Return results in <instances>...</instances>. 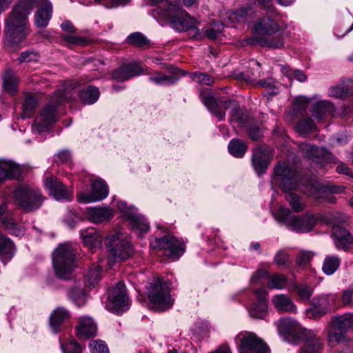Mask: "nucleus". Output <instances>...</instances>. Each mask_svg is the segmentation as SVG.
I'll return each instance as SVG.
<instances>
[{"instance_id": "obj_5", "label": "nucleus", "mask_w": 353, "mask_h": 353, "mask_svg": "<svg viewBox=\"0 0 353 353\" xmlns=\"http://www.w3.org/2000/svg\"><path fill=\"white\" fill-rule=\"evenodd\" d=\"M52 264L55 275L68 279L76 267L75 252L68 244H60L52 253Z\"/></svg>"}, {"instance_id": "obj_2", "label": "nucleus", "mask_w": 353, "mask_h": 353, "mask_svg": "<svg viewBox=\"0 0 353 353\" xmlns=\"http://www.w3.org/2000/svg\"><path fill=\"white\" fill-rule=\"evenodd\" d=\"M160 18L169 22L170 26L178 32L191 30V37L201 39L203 35L197 28V21L183 10L179 3H166L157 9Z\"/></svg>"}, {"instance_id": "obj_41", "label": "nucleus", "mask_w": 353, "mask_h": 353, "mask_svg": "<svg viewBox=\"0 0 353 353\" xmlns=\"http://www.w3.org/2000/svg\"><path fill=\"white\" fill-rule=\"evenodd\" d=\"M37 104V99L32 94L26 95L23 105V111L21 114L22 119L30 118L34 113Z\"/></svg>"}, {"instance_id": "obj_26", "label": "nucleus", "mask_w": 353, "mask_h": 353, "mask_svg": "<svg viewBox=\"0 0 353 353\" xmlns=\"http://www.w3.org/2000/svg\"><path fill=\"white\" fill-rule=\"evenodd\" d=\"M53 6L49 0H46L43 6L34 14V24L37 28H46L52 18Z\"/></svg>"}, {"instance_id": "obj_43", "label": "nucleus", "mask_w": 353, "mask_h": 353, "mask_svg": "<svg viewBox=\"0 0 353 353\" xmlns=\"http://www.w3.org/2000/svg\"><path fill=\"white\" fill-rule=\"evenodd\" d=\"M127 43L138 47L145 48L150 45V40L141 32H134L130 34L126 39Z\"/></svg>"}, {"instance_id": "obj_31", "label": "nucleus", "mask_w": 353, "mask_h": 353, "mask_svg": "<svg viewBox=\"0 0 353 353\" xmlns=\"http://www.w3.org/2000/svg\"><path fill=\"white\" fill-rule=\"evenodd\" d=\"M70 317L69 312L64 307H58L50 316V326L54 333H57L61 325Z\"/></svg>"}, {"instance_id": "obj_17", "label": "nucleus", "mask_w": 353, "mask_h": 353, "mask_svg": "<svg viewBox=\"0 0 353 353\" xmlns=\"http://www.w3.org/2000/svg\"><path fill=\"white\" fill-rule=\"evenodd\" d=\"M108 194V186L101 179H97L92 184L90 193H80L78 194V201L83 203H89L102 201Z\"/></svg>"}, {"instance_id": "obj_42", "label": "nucleus", "mask_w": 353, "mask_h": 353, "mask_svg": "<svg viewBox=\"0 0 353 353\" xmlns=\"http://www.w3.org/2000/svg\"><path fill=\"white\" fill-rule=\"evenodd\" d=\"M296 131L301 136H305L306 134L315 131L316 129V125L310 117H305L299 121L296 125Z\"/></svg>"}, {"instance_id": "obj_29", "label": "nucleus", "mask_w": 353, "mask_h": 353, "mask_svg": "<svg viewBox=\"0 0 353 353\" xmlns=\"http://www.w3.org/2000/svg\"><path fill=\"white\" fill-rule=\"evenodd\" d=\"M2 80L4 92L11 95H14L17 92L19 79L14 70L10 68L6 69L2 73Z\"/></svg>"}, {"instance_id": "obj_59", "label": "nucleus", "mask_w": 353, "mask_h": 353, "mask_svg": "<svg viewBox=\"0 0 353 353\" xmlns=\"http://www.w3.org/2000/svg\"><path fill=\"white\" fill-rule=\"evenodd\" d=\"M329 96L336 99H344L347 96L343 91V88L339 83L338 85L333 86L329 89Z\"/></svg>"}, {"instance_id": "obj_50", "label": "nucleus", "mask_w": 353, "mask_h": 353, "mask_svg": "<svg viewBox=\"0 0 353 353\" xmlns=\"http://www.w3.org/2000/svg\"><path fill=\"white\" fill-rule=\"evenodd\" d=\"M63 353H82L83 347L74 340L68 341L61 344Z\"/></svg>"}, {"instance_id": "obj_48", "label": "nucleus", "mask_w": 353, "mask_h": 353, "mask_svg": "<svg viewBox=\"0 0 353 353\" xmlns=\"http://www.w3.org/2000/svg\"><path fill=\"white\" fill-rule=\"evenodd\" d=\"M62 41H64L67 46H84L87 43V39L82 37L72 35L71 34H63L61 36Z\"/></svg>"}, {"instance_id": "obj_34", "label": "nucleus", "mask_w": 353, "mask_h": 353, "mask_svg": "<svg viewBox=\"0 0 353 353\" xmlns=\"http://www.w3.org/2000/svg\"><path fill=\"white\" fill-rule=\"evenodd\" d=\"M128 214V220L130 221L133 230L141 233L148 232L150 226L147 220L143 216L137 213L136 211Z\"/></svg>"}, {"instance_id": "obj_27", "label": "nucleus", "mask_w": 353, "mask_h": 353, "mask_svg": "<svg viewBox=\"0 0 353 353\" xmlns=\"http://www.w3.org/2000/svg\"><path fill=\"white\" fill-rule=\"evenodd\" d=\"M335 108L329 101L321 100L312 104L311 112L316 120H322L327 116H334Z\"/></svg>"}, {"instance_id": "obj_60", "label": "nucleus", "mask_w": 353, "mask_h": 353, "mask_svg": "<svg viewBox=\"0 0 353 353\" xmlns=\"http://www.w3.org/2000/svg\"><path fill=\"white\" fill-rule=\"evenodd\" d=\"M274 261L279 266H285L288 261V254L287 252L280 250L274 256Z\"/></svg>"}, {"instance_id": "obj_1", "label": "nucleus", "mask_w": 353, "mask_h": 353, "mask_svg": "<svg viewBox=\"0 0 353 353\" xmlns=\"http://www.w3.org/2000/svg\"><path fill=\"white\" fill-rule=\"evenodd\" d=\"M23 3V1L14 6L6 20V47L19 45L28 34V15L30 12L29 8Z\"/></svg>"}, {"instance_id": "obj_23", "label": "nucleus", "mask_w": 353, "mask_h": 353, "mask_svg": "<svg viewBox=\"0 0 353 353\" xmlns=\"http://www.w3.org/2000/svg\"><path fill=\"white\" fill-rule=\"evenodd\" d=\"M114 216V211L108 206H98L88 209V219L94 223L109 221Z\"/></svg>"}, {"instance_id": "obj_57", "label": "nucleus", "mask_w": 353, "mask_h": 353, "mask_svg": "<svg viewBox=\"0 0 353 353\" xmlns=\"http://www.w3.org/2000/svg\"><path fill=\"white\" fill-rule=\"evenodd\" d=\"M314 255L310 251H300L296 256V263L299 266H305L310 262Z\"/></svg>"}, {"instance_id": "obj_47", "label": "nucleus", "mask_w": 353, "mask_h": 353, "mask_svg": "<svg viewBox=\"0 0 353 353\" xmlns=\"http://www.w3.org/2000/svg\"><path fill=\"white\" fill-rule=\"evenodd\" d=\"M331 329L328 332L327 339L330 345H334L335 343L341 342L345 340V332L338 330L335 325H332L331 323Z\"/></svg>"}, {"instance_id": "obj_36", "label": "nucleus", "mask_w": 353, "mask_h": 353, "mask_svg": "<svg viewBox=\"0 0 353 353\" xmlns=\"http://www.w3.org/2000/svg\"><path fill=\"white\" fill-rule=\"evenodd\" d=\"M228 147L229 152L236 158L243 157L248 148L245 141L239 139L231 140Z\"/></svg>"}, {"instance_id": "obj_46", "label": "nucleus", "mask_w": 353, "mask_h": 353, "mask_svg": "<svg viewBox=\"0 0 353 353\" xmlns=\"http://www.w3.org/2000/svg\"><path fill=\"white\" fill-rule=\"evenodd\" d=\"M287 285V278L283 274L275 273L272 274L268 281V288L270 289L282 290Z\"/></svg>"}, {"instance_id": "obj_16", "label": "nucleus", "mask_w": 353, "mask_h": 353, "mask_svg": "<svg viewBox=\"0 0 353 353\" xmlns=\"http://www.w3.org/2000/svg\"><path fill=\"white\" fill-rule=\"evenodd\" d=\"M272 158V149L270 147L257 146L253 149L252 163L258 175L265 173Z\"/></svg>"}, {"instance_id": "obj_40", "label": "nucleus", "mask_w": 353, "mask_h": 353, "mask_svg": "<svg viewBox=\"0 0 353 353\" xmlns=\"http://www.w3.org/2000/svg\"><path fill=\"white\" fill-rule=\"evenodd\" d=\"M2 224L5 229L12 235L21 236L24 234L23 228L18 225L11 216H5L2 219Z\"/></svg>"}, {"instance_id": "obj_6", "label": "nucleus", "mask_w": 353, "mask_h": 353, "mask_svg": "<svg viewBox=\"0 0 353 353\" xmlns=\"http://www.w3.org/2000/svg\"><path fill=\"white\" fill-rule=\"evenodd\" d=\"M274 215L278 222L284 223L297 232H308L314 228L316 223V219L313 214L296 216L284 207H280Z\"/></svg>"}, {"instance_id": "obj_63", "label": "nucleus", "mask_w": 353, "mask_h": 353, "mask_svg": "<svg viewBox=\"0 0 353 353\" xmlns=\"http://www.w3.org/2000/svg\"><path fill=\"white\" fill-rule=\"evenodd\" d=\"M342 301L345 306L353 307V290L347 289L343 292Z\"/></svg>"}, {"instance_id": "obj_24", "label": "nucleus", "mask_w": 353, "mask_h": 353, "mask_svg": "<svg viewBox=\"0 0 353 353\" xmlns=\"http://www.w3.org/2000/svg\"><path fill=\"white\" fill-rule=\"evenodd\" d=\"M76 330L77 335L79 339H87L96 335L97 328L92 319L83 316L80 318Z\"/></svg>"}, {"instance_id": "obj_56", "label": "nucleus", "mask_w": 353, "mask_h": 353, "mask_svg": "<svg viewBox=\"0 0 353 353\" xmlns=\"http://www.w3.org/2000/svg\"><path fill=\"white\" fill-rule=\"evenodd\" d=\"M192 77L194 81L208 85H212L214 82V79L212 77L202 72H194Z\"/></svg>"}, {"instance_id": "obj_10", "label": "nucleus", "mask_w": 353, "mask_h": 353, "mask_svg": "<svg viewBox=\"0 0 353 353\" xmlns=\"http://www.w3.org/2000/svg\"><path fill=\"white\" fill-rule=\"evenodd\" d=\"M273 180L285 192L296 190L299 185L297 172L284 162H280L274 167Z\"/></svg>"}, {"instance_id": "obj_35", "label": "nucleus", "mask_w": 353, "mask_h": 353, "mask_svg": "<svg viewBox=\"0 0 353 353\" xmlns=\"http://www.w3.org/2000/svg\"><path fill=\"white\" fill-rule=\"evenodd\" d=\"M100 265H93L89 270L85 277V281L87 285L94 288L100 281L103 266L104 265L102 259L99 260Z\"/></svg>"}, {"instance_id": "obj_4", "label": "nucleus", "mask_w": 353, "mask_h": 353, "mask_svg": "<svg viewBox=\"0 0 353 353\" xmlns=\"http://www.w3.org/2000/svg\"><path fill=\"white\" fill-rule=\"evenodd\" d=\"M202 100L208 110L220 121L224 120L225 117V112L221 110V104L224 106L225 109L230 108V122H236L239 126L244 127L250 119L247 110L241 109L239 103L235 100L219 101L218 102L210 94L204 95Z\"/></svg>"}, {"instance_id": "obj_8", "label": "nucleus", "mask_w": 353, "mask_h": 353, "mask_svg": "<svg viewBox=\"0 0 353 353\" xmlns=\"http://www.w3.org/2000/svg\"><path fill=\"white\" fill-rule=\"evenodd\" d=\"M15 202L24 210L32 212L40 208L43 197L39 190L28 185L18 186L13 193Z\"/></svg>"}, {"instance_id": "obj_7", "label": "nucleus", "mask_w": 353, "mask_h": 353, "mask_svg": "<svg viewBox=\"0 0 353 353\" xmlns=\"http://www.w3.org/2000/svg\"><path fill=\"white\" fill-rule=\"evenodd\" d=\"M105 245L110 255L115 261H124L133 254V248L128 238L121 233L108 236Z\"/></svg>"}, {"instance_id": "obj_38", "label": "nucleus", "mask_w": 353, "mask_h": 353, "mask_svg": "<svg viewBox=\"0 0 353 353\" xmlns=\"http://www.w3.org/2000/svg\"><path fill=\"white\" fill-rule=\"evenodd\" d=\"M341 259L333 255L327 256L323 263L322 270L328 276L332 275L339 268Z\"/></svg>"}, {"instance_id": "obj_19", "label": "nucleus", "mask_w": 353, "mask_h": 353, "mask_svg": "<svg viewBox=\"0 0 353 353\" xmlns=\"http://www.w3.org/2000/svg\"><path fill=\"white\" fill-rule=\"evenodd\" d=\"M44 186L57 201H70L72 198L71 192L56 176H46Z\"/></svg>"}, {"instance_id": "obj_20", "label": "nucleus", "mask_w": 353, "mask_h": 353, "mask_svg": "<svg viewBox=\"0 0 353 353\" xmlns=\"http://www.w3.org/2000/svg\"><path fill=\"white\" fill-rule=\"evenodd\" d=\"M22 172L21 167L15 162L0 159V183L8 179H18Z\"/></svg>"}, {"instance_id": "obj_39", "label": "nucleus", "mask_w": 353, "mask_h": 353, "mask_svg": "<svg viewBox=\"0 0 353 353\" xmlns=\"http://www.w3.org/2000/svg\"><path fill=\"white\" fill-rule=\"evenodd\" d=\"M68 296L78 307L85 305L86 302L87 295L79 285L71 288L68 291Z\"/></svg>"}, {"instance_id": "obj_61", "label": "nucleus", "mask_w": 353, "mask_h": 353, "mask_svg": "<svg viewBox=\"0 0 353 353\" xmlns=\"http://www.w3.org/2000/svg\"><path fill=\"white\" fill-rule=\"evenodd\" d=\"M247 132L249 137L254 141L259 140L262 136L261 130L257 125H252L248 127Z\"/></svg>"}, {"instance_id": "obj_3", "label": "nucleus", "mask_w": 353, "mask_h": 353, "mask_svg": "<svg viewBox=\"0 0 353 353\" xmlns=\"http://www.w3.org/2000/svg\"><path fill=\"white\" fill-rule=\"evenodd\" d=\"M268 14L259 17L253 26L252 30L255 36L251 40V43H256L261 47L270 48H281L283 41L280 37L267 38L262 35H272L279 32L281 27L278 23L279 13L275 8V12L266 11Z\"/></svg>"}, {"instance_id": "obj_53", "label": "nucleus", "mask_w": 353, "mask_h": 353, "mask_svg": "<svg viewBox=\"0 0 353 353\" xmlns=\"http://www.w3.org/2000/svg\"><path fill=\"white\" fill-rule=\"evenodd\" d=\"M296 321L292 319L283 318L279 321L278 329L283 333L290 334L292 332V328L296 327Z\"/></svg>"}, {"instance_id": "obj_11", "label": "nucleus", "mask_w": 353, "mask_h": 353, "mask_svg": "<svg viewBox=\"0 0 353 353\" xmlns=\"http://www.w3.org/2000/svg\"><path fill=\"white\" fill-rule=\"evenodd\" d=\"M234 340L240 353H268L269 350L264 341L253 332H242Z\"/></svg>"}, {"instance_id": "obj_15", "label": "nucleus", "mask_w": 353, "mask_h": 353, "mask_svg": "<svg viewBox=\"0 0 353 353\" xmlns=\"http://www.w3.org/2000/svg\"><path fill=\"white\" fill-rule=\"evenodd\" d=\"M56 107L52 104L46 105L36 118L32 130L38 134L46 133L49 131L50 126L56 121Z\"/></svg>"}, {"instance_id": "obj_55", "label": "nucleus", "mask_w": 353, "mask_h": 353, "mask_svg": "<svg viewBox=\"0 0 353 353\" xmlns=\"http://www.w3.org/2000/svg\"><path fill=\"white\" fill-rule=\"evenodd\" d=\"M89 347L91 350V353H109L108 346L101 340L92 341L89 344Z\"/></svg>"}, {"instance_id": "obj_44", "label": "nucleus", "mask_w": 353, "mask_h": 353, "mask_svg": "<svg viewBox=\"0 0 353 353\" xmlns=\"http://www.w3.org/2000/svg\"><path fill=\"white\" fill-rule=\"evenodd\" d=\"M285 199L295 212H301L305 208V203L303 199L294 193H288L285 195Z\"/></svg>"}, {"instance_id": "obj_22", "label": "nucleus", "mask_w": 353, "mask_h": 353, "mask_svg": "<svg viewBox=\"0 0 353 353\" xmlns=\"http://www.w3.org/2000/svg\"><path fill=\"white\" fill-rule=\"evenodd\" d=\"M332 238L338 250H345L352 242V237L348 230L339 225L332 228Z\"/></svg>"}, {"instance_id": "obj_51", "label": "nucleus", "mask_w": 353, "mask_h": 353, "mask_svg": "<svg viewBox=\"0 0 353 353\" xmlns=\"http://www.w3.org/2000/svg\"><path fill=\"white\" fill-rule=\"evenodd\" d=\"M296 290L299 299L303 301L309 300L313 294L312 286L305 283L296 285Z\"/></svg>"}, {"instance_id": "obj_37", "label": "nucleus", "mask_w": 353, "mask_h": 353, "mask_svg": "<svg viewBox=\"0 0 353 353\" xmlns=\"http://www.w3.org/2000/svg\"><path fill=\"white\" fill-rule=\"evenodd\" d=\"M99 94V89L92 85H89L86 88L81 90L79 94L83 102L88 104L95 103L98 100Z\"/></svg>"}, {"instance_id": "obj_25", "label": "nucleus", "mask_w": 353, "mask_h": 353, "mask_svg": "<svg viewBox=\"0 0 353 353\" xmlns=\"http://www.w3.org/2000/svg\"><path fill=\"white\" fill-rule=\"evenodd\" d=\"M272 302L279 313L289 312L295 314L297 308L291 298L284 294H279L272 297Z\"/></svg>"}, {"instance_id": "obj_45", "label": "nucleus", "mask_w": 353, "mask_h": 353, "mask_svg": "<svg viewBox=\"0 0 353 353\" xmlns=\"http://www.w3.org/2000/svg\"><path fill=\"white\" fill-rule=\"evenodd\" d=\"M149 81L159 85H168L175 83L177 78L174 76H168L161 72H156L154 76L149 77Z\"/></svg>"}, {"instance_id": "obj_49", "label": "nucleus", "mask_w": 353, "mask_h": 353, "mask_svg": "<svg viewBox=\"0 0 353 353\" xmlns=\"http://www.w3.org/2000/svg\"><path fill=\"white\" fill-rule=\"evenodd\" d=\"M125 74V81L130 79L135 76L140 75L143 70L141 66L137 63H131L123 65Z\"/></svg>"}, {"instance_id": "obj_30", "label": "nucleus", "mask_w": 353, "mask_h": 353, "mask_svg": "<svg viewBox=\"0 0 353 353\" xmlns=\"http://www.w3.org/2000/svg\"><path fill=\"white\" fill-rule=\"evenodd\" d=\"M81 236L84 244L91 250L101 246L103 237L99 232L94 228L82 230Z\"/></svg>"}, {"instance_id": "obj_13", "label": "nucleus", "mask_w": 353, "mask_h": 353, "mask_svg": "<svg viewBox=\"0 0 353 353\" xmlns=\"http://www.w3.org/2000/svg\"><path fill=\"white\" fill-rule=\"evenodd\" d=\"M299 149L305 157L320 168L334 162V157L324 148L303 143L299 145Z\"/></svg>"}, {"instance_id": "obj_32", "label": "nucleus", "mask_w": 353, "mask_h": 353, "mask_svg": "<svg viewBox=\"0 0 353 353\" xmlns=\"http://www.w3.org/2000/svg\"><path fill=\"white\" fill-rule=\"evenodd\" d=\"M15 252L13 242L3 234H0V260L6 263L10 260Z\"/></svg>"}, {"instance_id": "obj_9", "label": "nucleus", "mask_w": 353, "mask_h": 353, "mask_svg": "<svg viewBox=\"0 0 353 353\" xmlns=\"http://www.w3.org/2000/svg\"><path fill=\"white\" fill-rule=\"evenodd\" d=\"M148 298L159 311L168 310L173 304L169 289L161 279L157 280L151 285L148 290Z\"/></svg>"}, {"instance_id": "obj_58", "label": "nucleus", "mask_w": 353, "mask_h": 353, "mask_svg": "<svg viewBox=\"0 0 353 353\" xmlns=\"http://www.w3.org/2000/svg\"><path fill=\"white\" fill-rule=\"evenodd\" d=\"M132 0H101V3H104V6L108 9L116 8L119 6H125Z\"/></svg>"}, {"instance_id": "obj_62", "label": "nucleus", "mask_w": 353, "mask_h": 353, "mask_svg": "<svg viewBox=\"0 0 353 353\" xmlns=\"http://www.w3.org/2000/svg\"><path fill=\"white\" fill-rule=\"evenodd\" d=\"M308 101L304 97H299L294 101V109L296 112L303 111L307 108Z\"/></svg>"}, {"instance_id": "obj_18", "label": "nucleus", "mask_w": 353, "mask_h": 353, "mask_svg": "<svg viewBox=\"0 0 353 353\" xmlns=\"http://www.w3.org/2000/svg\"><path fill=\"white\" fill-rule=\"evenodd\" d=\"M110 301L112 304L113 310L119 314L128 310L130 306V301L126 294L125 285L119 282L113 288L109 296Z\"/></svg>"}, {"instance_id": "obj_52", "label": "nucleus", "mask_w": 353, "mask_h": 353, "mask_svg": "<svg viewBox=\"0 0 353 353\" xmlns=\"http://www.w3.org/2000/svg\"><path fill=\"white\" fill-rule=\"evenodd\" d=\"M39 54L33 50H29L24 52H22L17 59L19 63H30V62H37L39 61Z\"/></svg>"}, {"instance_id": "obj_54", "label": "nucleus", "mask_w": 353, "mask_h": 353, "mask_svg": "<svg viewBox=\"0 0 353 353\" xmlns=\"http://www.w3.org/2000/svg\"><path fill=\"white\" fill-rule=\"evenodd\" d=\"M269 276V272L267 269L263 268L262 267V265H260V267L259 269L254 272L251 278H250V283L252 284H260L261 280L263 279L268 278Z\"/></svg>"}, {"instance_id": "obj_64", "label": "nucleus", "mask_w": 353, "mask_h": 353, "mask_svg": "<svg viewBox=\"0 0 353 353\" xmlns=\"http://www.w3.org/2000/svg\"><path fill=\"white\" fill-rule=\"evenodd\" d=\"M339 84L343 88L347 97L353 94V81L352 79H342Z\"/></svg>"}, {"instance_id": "obj_12", "label": "nucleus", "mask_w": 353, "mask_h": 353, "mask_svg": "<svg viewBox=\"0 0 353 353\" xmlns=\"http://www.w3.org/2000/svg\"><path fill=\"white\" fill-rule=\"evenodd\" d=\"M154 249H159L163 252L164 255L173 259H178L185 252L184 243L179 241L172 235L168 234L161 238H156L151 242Z\"/></svg>"}, {"instance_id": "obj_33", "label": "nucleus", "mask_w": 353, "mask_h": 353, "mask_svg": "<svg viewBox=\"0 0 353 353\" xmlns=\"http://www.w3.org/2000/svg\"><path fill=\"white\" fill-rule=\"evenodd\" d=\"M330 323L335 325L338 330L345 332L353 331V313L332 316Z\"/></svg>"}, {"instance_id": "obj_14", "label": "nucleus", "mask_w": 353, "mask_h": 353, "mask_svg": "<svg viewBox=\"0 0 353 353\" xmlns=\"http://www.w3.org/2000/svg\"><path fill=\"white\" fill-rule=\"evenodd\" d=\"M299 338L302 341L299 353H321L323 343L314 331L300 328Z\"/></svg>"}, {"instance_id": "obj_28", "label": "nucleus", "mask_w": 353, "mask_h": 353, "mask_svg": "<svg viewBox=\"0 0 353 353\" xmlns=\"http://www.w3.org/2000/svg\"><path fill=\"white\" fill-rule=\"evenodd\" d=\"M329 301L325 296L314 298L311 301V308L307 310L310 318H319L325 315L329 310Z\"/></svg>"}, {"instance_id": "obj_21", "label": "nucleus", "mask_w": 353, "mask_h": 353, "mask_svg": "<svg viewBox=\"0 0 353 353\" xmlns=\"http://www.w3.org/2000/svg\"><path fill=\"white\" fill-rule=\"evenodd\" d=\"M257 301L249 309L250 316L252 318L262 319L268 312L266 301L267 292L264 288H259L254 291Z\"/></svg>"}]
</instances>
